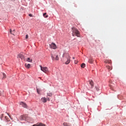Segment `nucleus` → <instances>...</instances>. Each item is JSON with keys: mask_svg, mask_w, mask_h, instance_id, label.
Segmentation results:
<instances>
[{"mask_svg": "<svg viewBox=\"0 0 126 126\" xmlns=\"http://www.w3.org/2000/svg\"><path fill=\"white\" fill-rule=\"evenodd\" d=\"M72 35L73 37H74V36H77V37H80V32L78 31L77 29L72 28Z\"/></svg>", "mask_w": 126, "mask_h": 126, "instance_id": "f257e3e1", "label": "nucleus"}, {"mask_svg": "<svg viewBox=\"0 0 126 126\" xmlns=\"http://www.w3.org/2000/svg\"><path fill=\"white\" fill-rule=\"evenodd\" d=\"M63 58H66L67 59V61L65 62V64H68L69 63H70V56H69V54L68 53H64L63 55Z\"/></svg>", "mask_w": 126, "mask_h": 126, "instance_id": "f03ea898", "label": "nucleus"}, {"mask_svg": "<svg viewBox=\"0 0 126 126\" xmlns=\"http://www.w3.org/2000/svg\"><path fill=\"white\" fill-rule=\"evenodd\" d=\"M40 69L45 73H48L49 72V68L47 67H42V66H40Z\"/></svg>", "mask_w": 126, "mask_h": 126, "instance_id": "7ed1b4c3", "label": "nucleus"}, {"mask_svg": "<svg viewBox=\"0 0 126 126\" xmlns=\"http://www.w3.org/2000/svg\"><path fill=\"white\" fill-rule=\"evenodd\" d=\"M51 59L53 61H59L60 60V57H59L58 55H57L55 58V57H54V55H53V54H51Z\"/></svg>", "mask_w": 126, "mask_h": 126, "instance_id": "20e7f679", "label": "nucleus"}, {"mask_svg": "<svg viewBox=\"0 0 126 126\" xmlns=\"http://www.w3.org/2000/svg\"><path fill=\"white\" fill-rule=\"evenodd\" d=\"M49 47L50 48L54 49V50H56V49H57V46L56 45V44L54 43H52L51 44H50Z\"/></svg>", "mask_w": 126, "mask_h": 126, "instance_id": "39448f33", "label": "nucleus"}, {"mask_svg": "<svg viewBox=\"0 0 126 126\" xmlns=\"http://www.w3.org/2000/svg\"><path fill=\"white\" fill-rule=\"evenodd\" d=\"M89 84H90L91 86V88H93L94 87V82L92 80H90L88 82Z\"/></svg>", "mask_w": 126, "mask_h": 126, "instance_id": "423d86ee", "label": "nucleus"}, {"mask_svg": "<svg viewBox=\"0 0 126 126\" xmlns=\"http://www.w3.org/2000/svg\"><path fill=\"white\" fill-rule=\"evenodd\" d=\"M20 105H21L22 107L24 108H27V104L26 103L23 102V101H21L20 102Z\"/></svg>", "mask_w": 126, "mask_h": 126, "instance_id": "0eeeda50", "label": "nucleus"}, {"mask_svg": "<svg viewBox=\"0 0 126 126\" xmlns=\"http://www.w3.org/2000/svg\"><path fill=\"white\" fill-rule=\"evenodd\" d=\"M27 115H21L20 117V120H21V121H23V120H24L25 119H26V118H27Z\"/></svg>", "mask_w": 126, "mask_h": 126, "instance_id": "6e6552de", "label": "nucleus"}, {"mask_svg": "<svg viewBox=\"0 0 126 126\" xmlns=\"http://www.w3.org/2000/svg\"><path fill=\"white\" fill-rule=\"evenodd\" d=\"M18 58H19V59H21V60H23V59L24 58V56H23V55L20 54L18 55Z\"/></svg>", "mask_w": 126, "mask_h": 126, "instance_id": "1a4fd4ad", "label": "nucleus"}, {"mask_svg": "<svg viewBox=\"0 0 126 126\" xmlns=\"http://www.w3.org/2000/svg\"><path fill=\"white\" fill-rule=\"evenodd\" d=\"M106 68H107V69L110 71V70H112V69H113V67L107 65H106Z\"/></svg>", "mask_w": 126, "mask_h": 126, "instance_id": "9d476101", "label": "nucleus"}, {"mask_svg": "<svg viewBox=\"0 0 126 126\" xmlns=\"http://www.w3.org/2000/svg\"><path fill=\"white\" fill-rule=\"evenodd\" d=\"M41 101L43 103H46L47 102V98L46 97H42L41 98Z\"/></svg>", "mask_w": 126, "mask_h": 126, "instance_id": "9b49d317", "label": "nucleus"}, {"mask_svg": "<svg viewBox=\"0 0 126 126\" xmlns=\"http://www.w3.org/2000/svg\"><path fill=\"white\" fill-rule=\"evenodd\" d=\"M104 63H112V61H111V60H105V61H104Z\"/></svg>", "mask_w": 126, "mask_h": 126, "instance_id": "f8f14e48", "label": "nucleus"}, {"mask_svg": "<svg viewBox=\"0 0 126 126\" xmlns=\"http://www.w3.org/2000/svg\"><path fill=\"white\" fill-rule=\"evenodd\" d=\"M89 63H93V58L91 57L89 60Z\"/></svg>", "mask_w": 126, "mask_h": 126, "instance_id": "ddd939ff", "label": "nucleus"}, {"mask_svg": "<svg viewBox=\"0 0 126 126\" xmlns=\"http://www.w3.org/2000/svg\"><path fill=\"white\" fill-rule=\"evenodd\" d=\"M10 34H12V35H14V33H15V30H14L12 32L11 31V29L10 30Z\"/></svg>", "mask_w": 126, "mask_h": 126, "instance_id": "4468645a", "label": "nucleus"}, {"mask_svg": "<svg viewBox=\"0 0 126 126\" xmlns=\"http://www.w3.org/2000/svg\"><path fill=\"white\" fill-rule=\"evenodd\" d=\"M2 79H5V78H6V75L5 74V73H2Z\"/></svg>", "mask_w": 126, "mask_h": 126, "instance_id": "2eb2a0df", "label": "nucleus"}, {"mask_svg": "<svg viewBox=\"0 0 126 126\" xmlns=\"http://www.w3.org/2000/svg\"><path fill=\"white\" fill-rule=\"evenodd\" d=\"M25 66H26V67H27V68H30L31 65H30V64L26 63L25 64Z\"/></svg>", "mask_w": 126, "mask_h": 126, "instance_id": "dca6fc26", "label": "nucleus"}, {"mask_svg": "<svg viewBox=\"0 0 126 126\" xmlns=\"http://www.w3.org/2000/svg\"><path fill=\"white\" fill-rule=\"evenodd\" d=\"M43 16L44 17H45V18H48V17H49V16L47 15V13H43Z\"/></svg>", "mask_w": 126, "mask_h": 126, "instance_id": "f3484780", "label": "nucleus"}, {"mask_svg": "<svg viewBox=\"0 0 126 126\" xmlns=\"http://www.w3.org/2000/svg\"><path fill=\"white\" fill-rule=\"evenodd\" d=\"M63 125L64 126H70V124L66 123H64Z\"/></svg>", "mask_w": 126, "mask_h": 126, "instance_id": "a211bd4d", "label": "nucleus"}, {"mask_svg": "<svg viewBox=\"0 0 126 126\" xmlns=\"http://www.w3.org/2000/svg\"><path fill=\"white\" fill-rule=\"evenodd\" d=\"M85 65H86L85 63H83L81 65V67H82V68H84L85 67Z\"/></svg>", "mask_w": 126, "mask_h": 126, "instance_id": "6ab92c4d", "label": "nucleus"}, {"mask_svg": "<svg viewBox=\"0 0 126 126\" xmlns=\"http://www.w3.org/2000/svg\"><path fill=\"white\" fill-rule=\"evenodd\" d=\"M47 95H48L49 97H52V96H53V94L52 93H48Z\"/></svg>", "mask_w": 126, "mask_h": 126, "instance_id": "aec40b11", "label": "nucleus"}, {"mask_svg": "<svg viewBox=\"0 0 126 126\" xmlns=\"http://www.w3.org/2000/svg\"><path fill=\"white\" fill-rule=\"evenodd\" d=\"M27 62H29V63H31V62H32V59H31L30 58H28L27 59Z\"/></svg>", "mask_w": 126, "mask_h": 126, "instance_id": "412c9836", "label": "nucleus"}, {"mask_svg": "<svg viewBox=\"0 0 126 126\" xmlns=\"http://www.w3.org/2000/svg\"><path fill=\"white\" fill-rule=\"evenodd\" d=\"M36 91L38 94H40L41 93V90L39 89H36Z\"/></svg>", "mask_w": 126, "mask_h": 126, "instance_id": "4be33fe9", "label": "nucleus"}, {"mask_svg": "<svg viewBox=\"0 0 126 126\" xmlns=\"http://www.w3.org/2000/svg\"><path fill=\"white\" fill-rule=\"evenodd\" d=\"M3 63V59L1 58V57H0V63Z\"/></svg>", "mask_w": 126, "mask_h": 126, "instance_id": "5701e85b", "label": "nucleus"}, {"mask_svg": "<svg viewBox=\"0 0 126 126\" xmlns=\"http://www.w3.org/2000/svg\"><path fill=\"white\" fill-rule=\"evenodd\" d=\"M3 94V91H0V96H1L2 94Z\"/></svg>", "mask_w": 126, "mask_h": 126, "instance_id": "b1692460", "label": "nucleus"}, {"mask_svg": "<svg viewBox=\"0 0 126 126\" xmlns=\"http://www.w3.org/2000/svg\"><path fill=\"white\" fill-rule=\"evenodd\" d=\"M95 88H96V90L97 91H99V87H95Z\"/></svg>", "mask_w": 126, "mask_h": 126, "instance_id": "393cba45", "label": "nucleus"}, {"mask_svg": "<svg viewBox=\"0 0 126 126\" xmlns=\"http://www.w3.org/2000/svg\"><path fill=\"white\" fill-rule=\"evenodd\" d=\"M28 37H29V36L28 35V34H27L26 35V39H28Z\"/></svg>", "mask_w": 126, "mask_h": 126, "instance_id": "a878e982", "label": "nucleus"}, {"mask_svg": "<svg viewBox=\"0 0 126 126\" xmlns=\"http://www.w3.org/2000/svg\"><path fill=\"white\" fill-rule=\"evenodd\" d=\"M29 16H30V17H32V16H33V15L32 14H30Z\"/></svg>", "mask_w": 126, "mask_h": 126, "instance_id": "bb28decb", "label": "nucleus"}, {"mask_svg": "<svg viewBox=\"0 0 126 126\" xmlns=\"http://www.w3.org/2000/svg\"><path fill=\"white\" fill-rule=\"evenodd\" d=\"M50 100H51V98H48V101H50Z\"/></svg>", "mask_w": 126, "mask_h": 126, "instance_id": "cd10ccee", "label": "nucleus"}, {"mask_svg": "<svg viewBox=\"0 0 126 126\" xmlns=\"http://www.w3.org/2000/svg\"><path fill=\"white\" fill-rule=\"evenodd\" d=\"M75 63L76 64V63H77V61H75Z\"/></svg>", "mask_w": 126, "mask_h": 126, "instance_id": "c85d7f7f", "label": "nucleus"}, {"mask_svg": "<svg viewBox=\"0 0 126 126\" xmlns=\"http://www.w3.org/2000/svg\"><path fill=\"white\" fill-rule=\"evenodd\" d=\"M72 59H73V60H74V59H75V58L73 57Z\"/></svg>", "mask_w": 126, "mask_h": 126, "instance_id": "c756f323", "label": "nucleus"}]
</instances>
